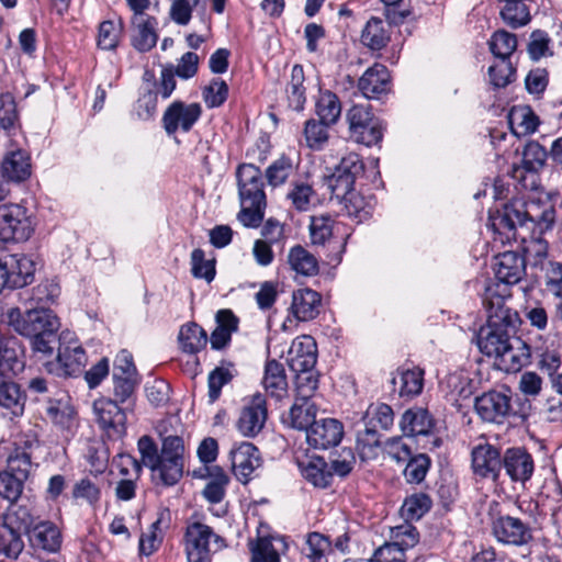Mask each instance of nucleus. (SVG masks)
Instances as JSON below:
<instances>
[{
  "label": "nucleus",
  "mask_w": 562,
  "mask_h": 562,
  "mask_svg": "<svg viewBox=\"0 0 562 562\" xmlns=\"http://www.w3.org/2000/svg\"><path fill=\"white\" fill-rule=\"evenodd\" d=\"M474 409L483 422L503 424L513 411L512 397L507 392L492 390L475 398Z\"/></svg>",
  "instance_id": "obj_11"
},
{
  "label": "nucleus",
  "mask_w": 562,
  "mask_h": 562,
  "mask_svg": "<svg viewBox=\"0 0 562 562\" xmlns=\"http://www.w3.org/2000/svg\"><path fill=\"white\" fill-rule=\"evenodd\" d=\"M157 20L149 15H133L132 18V45L138 52H148L156 46L158 35L156 33Z\"/></svg>",
  "instance_id": "obj_22"
},
{
  "label": "nucleus",
  "mask_w": 562,
  "mask_h": 562,
  "mask_svg": "<svg viewBox=\"0 0 562 562\" xmlns=\"http://www.w3.org/2000/svg\"><path fill=\"white\" fill-rule=\"evenodd\" d=\"M31 544L49 552H56L61 544L58 527L48 520L37 521L27 533Z\"/></svg>",
  "instance_id": "obj_25"
},
{
  "label": "nucleus",
  "mask_w": 562,
  "mask_h": 562,
  "mask_svg": "<svg viewBox=\"0 0 562 562\" xmlns=\"http://www.w3.org/2000/svg\"><path fill=\"white\" fill-rule=\"evenodd\" d=\"M357 452L362 461L378 458L381 449L380 434L375 428L364 427L357 434Z\"/></svg>",
  "instance_id": "obj_41"
},
{
  "label": "nucleus",
  "mask_w": 562,
  "mask_h": 562,
  "mask_svg": "<svg viewBox=\"0 0 562 562\" xmlns=\"http://www.w3.org/2000/svg\"><path fill=\"white\" fill-rule=\"evenodd\" d=\"M390 72L384 65L374 64L358 80V88L368 99L379 98L390 90Z\"/></svg>",
  "instance_id": "obj_21"
},
{
  "label": "nucleus",
  "mask_w": 562,
  "mask_h": 562,
  "mask_svg": "<svg viewBox=\"0 0 562 562\" xmlns=\"http://www.w3.org/2000/svg\"><path fill=\"white\" fill-rule=\"evenodd\" d=\"M286 263L292 271L303 277H314L319 271L317 258L301 245L289 249Z\"/></svg>",
  "instance_id": "obj_32"
},
{
  "label": "nucleus",
  "mask_w": 562,
  "mask_h": 562,
  "mask_svg": "<svg viewBox=\"0 0 562 562\" xmlns=\"http://www.w3.org/2000/svg\"><path fill=\"white\" fill-rule=\"evenodd\" d=\"M203 100L207 108L221 106L228 97V86L220 78H214L203 89Z\"/></svg>",
  "instance_id": "obj_58"
},
{
  "label": "nucleus",
  "mask_w": 562,
  "mask_h": 562,
  "mask_svg": "<svg viewBox=\"0 0 562 562\" xmlns=\"http://www.w3.org/2000/svg\"><path fill=\"white\" fill-rule=\"evenodd\" d=\"M209 483L203 490V496L212 504L222 502L225 496L226 486L229 482L227 474L220 467H206Z\"/></svg>",
  "instance_id": "obj_37"
},
{
  "label": "nucleus",
  "mask_w": 562,
  "mask_h": 562,
  "mask_svg": "<svg viewBox=\"0 0 562 562\" xmlns=\"http://www.w3.org/2000/svg\"><path fill=\"white\" fill-rule=\"evenodd\" d=\"M316 405L313 402L300 401L295 397V402L290 408L289 419L292 428L305 430L316 422Z\"/></svg>",
  "instance_id": "obj_43"
},
{
  "label": "nucleus",
  "mask_w": 562,
  "mask_h": 562,
  "mask_svg": "<svg viewBox=\"0 0 562 562\" xmlns=\"http://www.w3.org/2000/svg\"><path fill=\"white\" fill-rule=\"evenodd\" d=\"M10 375L0 373V406L13 416H20L24 411L25 398L19 385L9 380Z\"/></svg>",
  "instance_id": "obj_33"
},
{
  "label": "nucleus",
  "mask_w": 562,
  "mask_h": 562,
  "mask_svg": "<svg viewBox=\"0 0 562 562\" xmlns=\"http://www.w3.org/2000/svg\"><path fill=\"white\" fill-rule=\"evenodd\" d=\"M548 154L543 146H541L538 142H529L522 151V166H516L513 168V177L518 178V172L521 170L537 172L539 171L546 164Z\"/></svg>",
  "instance_id": "obj_40"
},
{
  "label": "nucleus",
  "mask_w": 562,
  "mask_h": 562,
  "mask_svg": "<svg viewBox=\"0 0 562 562\" xmlns=\"http://www.w3.org/2000/svg\"><path fill=\"white\" fill-rule=\"evenodd\" d=\"M93 413L97 424L109 438L119 439L126 434V413L116 401L104 397L95 400Z\"/></svg>",
  "instance_id": "obj_10"
},
{
  "label": "nucleus",
  "mask_w": 562,
  "mask_h": 562,
  "mask_svg": "<svg viewBox=\"0 0 562 562\" xmlns=\"http://www.w3.org/2000/svg\"><path fill=\"white\" fill-rule=\"evenodd\" d=\"M525 273V259L514 251H505L496 257L495 276L504 284H515Z\"/></svg>",
  "instance_id": "obj_24"
},
{
  "label": "nucleus",
  "mask_w": 562,
  "mask_h": 562,
  "mask_svg": "<svg viewBox=\"0 0 562 562\" xmlns=\"http://www.w3.org/2000/svg\"><path fill=\"white\" fill-rule=\"evenodd\" d=\"M400 379L398 393L402 397H413L422 393L424 387V370L419 367L401 368L397 371Z\"/></svg>",
  "instance_id": "obj_42"
},
{
  "label": "nucleus",
  "mask_w": 562,
  "mask_h": 562,
  "mask_svg": "<svg viewBox=\"0 0 562 562\" xmlns=\"http://www.w3.org/2000/svg\"><path fill=\"white\" fill-rule=\"evenodd\" d=\"M262 385L267 394L276 400H282L288 395V379L281 362L274 359L266 362Z\"/></svg>",
  "instance_id": "obj_26"
},
{
  "label": "nucleus",
  "mask_w": 562,
  "mask_h": 562,
  "mask_svg": "<svg viewBox=\"0 0 562 562\" xmlns=\"http://www.w3.org/2000/svg\"><path fill=\"white\" fill-rule=\"evenodd\" d=\"M403 475L407 483L419 484L422 483L431 465V460L426 453L413 454L406 462Z\"/></svg>",
  "instance_id": "obj_47"
},
{
  "label": "nucleus",
  "mask_w": 562,
  "mask_h": 562,
  "mask_svg": "<svg viewBox=\"0 0 562 562\" xmlns=\"http://www.w3.org/2000/svg\"><path fill=\"white\" fill-rule=\"evenodd\" d=\"M3 522L10 525L11 528L18 530L20 533L22 531L29 533L36 524L30 508L25 505H12Z\"/></svg>",
  "instance_id": "obj_51"
},
{
  "label": "nucleus",
  "mask_w": 562,
  "mask_h": 562,
  "mask_svg": "<svg viewBox=\"0 0 562 562\" xmlns=\"http://www.w3.org/2000/svg\"><path fill=\"white\" fill-rule=\"evenodd\" d=\"M389 33L381 19L371 18L361 34L362 43L371 49H381L389 42Z\"/></svg>",
  "instance_id": "obj_45"
},
{
  "label": "nucleus",
  "mask_w": 562,
  "mask_h": 562,
  "mask_svg": "<svg viewBox=\"0 0 562 562\" xmlns=\"http://www.w3.org/2000/svg\"><path fill=\"white\" fill-rule=\"evenodd\" d=\"M72 497L95 505L101 498V488L89 477H83L74 484Z\"/></svg>",
  "instance_id": "obj_62"
},
{
  "label": "nucleus",
  "mask_w": 562,
  "mask_h": 562,
  "mask_svg": "<svg viewBox=\"0 0 562 562\" xmlns=\"http://www.w3.org/2000/svg\"><path fill=\"white\" fill-rule=\"evenodd\" d=\"M24 548L21 533L4 522L0 524V553L16 559Z\"/></svg>",
  "instance_id": "obj_50"
},
{
  "label": "nucleus",
  "mask_w": 562,
  "mask_h": 562,
  "mask_svg": "<svg viewBox=\"0 0 562 562\" xmlns=\"http://www.w3.org/2000/svg\"><path fill=\"white\" fill-rule=\"evenodd\" d=\"M250 562H280V555L268 538H258L256 542H250Z\"/></svg>",
  "instance_id": "obj_61"
},
{
  "label": "nucleus",
  "mask_w": 562,
  "mask_h": 562,
  "mask_svg": "<svg viewBox=\"0 0 562 562\" xmlns=\"http://www.w3.org/2000/svg\"><path fill=\"white\" fill-rule=\"evenodd\" d=\"M506 474L513 482L525 484L535 471V462L531 454L524 448H509L503 456V464Z\"/></svg>",
  "instance_id": "obj_18"
},
{
  "label": "nucleus",
  "mask_w": 562,
  "mask_h": 562,
  "mask_svg": "<svg viewBox=\"0 0 562 562\" xmlns=\"http://www.w3.org/2000/svg\"><path fill=\"white\" fill-rule=\"evenodd\" d=\"M202 108L199 103L172 102L164 112L161 122L165 132L171 136L178 131L188 133L199 121Z\"/></svg>",
  "instance_id": "obj_12"
},
{
  "label": "nucleus",
  "mask_w": 562,
  "mask_h": 562,
  "mask_svg": "<svg viewBox=\"0 0 562 562\" xmlns=\"http://www.w3.org/2000/svg\"><path fill=\"white\" fill-rule=\"evenodd\" d=\"M551 37L542 30H536L530 34L527 52L533 61L552 56Z\"/></svg>",
  "instance_id": "obj_55"
},
{
  "label": "nucleus",
  "mask_w": 562,
  "mask_h": 562,
  "mask_svg": "<svg viewBox=\"0 0 562 562\" xmlns=\"http://www.w3.org/2000/svg\"><path fill=\"white\" fill-rule=\"evenodd\" d=\"M173 418H167L157 426V431L161 438V449L159 452V479L166 486H172L179 482L183 475L184 469V441L181 435L169 431Z\"/></svg>",
  "instance_id": "obj_4"
},
{
  "label": "nucleus",
  "mask_w": 562,
  "mask_h": 562,
  "mask_svg": "<svg viewBox=\"0 0 562 562\" xmlns=\"http://www.w3.org/2000/svg\"><path fill=\"white\" fill-rule=\"evenodd\" d=\"M337 231L338 223L330 215L321 214L311 217V241L315 246L327 247L330 250L328 254L330 261H339L345 248L344 238L336 236Z\"/></svg>",
  "instance_id": "obj_9"
},
{
  "label": "nucleus",
  "mask_w": 562,
  "mask_h": 562,
  "mask_svg": "<svg viewBox=\"0 0 562 562\" xmlns=\"http://www.w3.org/2000/svg\"><path fill=\"white\" fill-rule=\"evenodd\" d=\"M516 69L509 59L497 58L488 67L490 83L495 88H504L515 80Z\"/></svg>",
  "instance_id": "obj_52"
},
{
  "label": "nucleus",
  "mask_w": 562,
  "mask_h": 562,
  "mask_svg": "<svg viewBox=\"0 0 562 562\" xmlns=\"http://www.w3.org/2000/svg\"><path fill=\"white\" fill-rule=\"evenodd\" d=\"M286 199L296 211L306 212L315 199V191L305 181H294L286 193Z\"/></svg>",
  "instance_id": "obj_44"
},
{
  "label": "nucleus",
  "mask_w": 562,
  "mask_h": 562,
  "mask_svg": "<svg viewBox=\"0 0 562 562\" xmlns=\"http://www.w3.org/2000/svg\"><path fill=\"white\" fill-rule=\"evenodd\" d=\"M1 171L8 181L21 182L26 180L31 175L29 156L21 149L8 151L2 160Z\"/></svg>",
  "instance_id": "obj_27"
},
{
  "label": "nucleus",
  "mask_w": 562,
  "mask_h": 562,
  "mask_svg": "<svg viewBox=\"0 0 562 562\" xmlns=\"http://www.w3.org/2000/svg\"><path fill=\"white\" fill-rule=\"evenodd\" d=\"M121 26L111 20L99 24L97 46L102 50H114L120 43Z\"/></svg>",
  "instance_id": "obj_56"
},
{
  "label": "nucleus",
  "mask_w": 562,
  "mask_h": 562,
  "mask_svg": "<svg viewBox=\"0 0 562 562\" xmlns=\"http://www.w3.org/2000/svg\"><path fill=\"white\" fill-rule=\"evenodd\" d=\"M18 340L0 333V373L15 375L24 368Z\"/></svg>",
  "instance_id": "obj_30"
},
{
  "label": "nucleus",
  "mask_w": 562,
  "mask_h": 562,
  "mask_svg": "<svg viewBox=\"0 0 562 562\" xmlns=\"http://www.w3.org/2000/svg\"><path fill=\"white\" fill-rule=\"evenodd\" d=\"M431 507V499L425 493L413 494L404 501L401 512L407 520L420 519Z\"/></svg>",
  "instance_id": "obj_53"
},
{
  "label": "nucleus",
  "mask_w": 562,
  "mask_h": 562,
  "mask_svg": "<svg viewBox=\"0 0 562 562\" xmlns=\"http://www.w3.org/2000/svg\"><path fill=\"white\" fill-rule=\"evenodd\" d=\"M9 473L25 481L32 469V454L25 449L16 448L8 459Z\"/></svg>",
  "instance_id": "obj_57"
},
{
  "label": "nucleus",
  "mask_w": 562,
  "mask_h": 562,
  "mask_svg": "<svg viewBox=\"0 0 562 562\" xmlns=\"http://www.w3.org/2000/svg\"><path fill=\"white\" fill-rule=\"evenodd\" d=\"M315 113L324 123L336 124L341 114V102L337 94L329 90L321 91L315 103Z\"/></svg>",
  "instance_id": "obj_36"
},
{
  "label": "nucleus",
  "mask_w": 562,
  "mask_h": 562,
  "mask_svg": "<svg viewBox=\"0 0 562 562\" xmlns=\"http://www.w3.org/2000/svg\"><path fill=\"white\" fill-rule=\"evenodd\" d=\"M355 180L351 176L335 170L328 179L331 195L341 202L355 192Z\"/></svg>",
  "instance_id": "obj_60"
},
{
  "label": "nucleus",
  "mask_w": 562,
  "mask_h": 562,
  "mask_svg": "<svg viewBox=\"0 0 562 562\" xmlns=\"http://www.w3.org/2000/svg\"><path fill=\"white\" fill-rule=\"evenodd\" d=\"M87 361L83 348L77 344L59 346L57 362L60 367V374L75 376L79 374Z\"/></svg>",
  "instance_id": "obj_29"
},
{
  "label": "nucleus",
  "mask_w": 562,
  "mask_h": 562,
  "mask_svg": "<svg viewBox=\"0 0 562 562\" xmlns=\"http://www.w3.org/2000/svg\"><path fill=\"white\" fill-rule=\"evenodd\" d=\"M344 436L342 424L335 418L314 422L306 432L307 443L315 449H328L340 443Z\"/></svg>",
  "instance_id": "obj_15"
},
{
  "label": "nucleus",
  "mask_w": 562,
  "mask_h": 562,
  "mask_svg": "<svg viewBox=\"0 0 562 562\" xmlns=\"http://www.w3.org/2000/svg\"><path fill=\"white\" fill-rule=\"evenodd\" d=\"M178 340L182 351L187 353H196L207 344L205 330L195 323H188L181 326Z\"/></svg>",
  "instance_id": "obj_35"
},
{
  "label": "nucleus",
  "mask_w": 562,
  "mask_h": 562,
  "mask_svg": "<svg viewBox=\"0 0 562 562\" xmlns=\"http://www.w3.org/2000/svg\"><path fill=\"white\" fill-rule=\"evenodd\" d=\"M304 69L301 65H294L291 70V79L286 88L289 108L302 111L306 101L304 87Z\"/></svg>",
  "instance_id": "obj_39"
},
{
  "label": "nucleus",
  "mask_w": 562,
  "mask_h": 562,
  "mask_svg": "<svg viewBox=\"0 0 562 562\" xmlns=\"http://www.w3.org/2000/svg\"><path fill=\"white\" fill-rule=\"evenodd\" d=\"M266 400L261 394L252 397L248 405H245L237 420V429L244 437L252 438L263 428L267 420Z\"/></svg>",
  "instance_id": "obj_16"
},
{
  "label": "nucleus",
  "mask_w": 562,
  "mask_h": 562,
  "mask_svg": "<svg viewBox=\"0 0 562 562\" xmlns=\"http://www.w3.org/2000/svg\"><path fill=\"white\" fill-rule=\"evenodd\" d=\"M483 304L487 314V323L481 327L476 336L480 351L487 357L499 359L507 369L521 366L519 357L510 344V329L516 314L505 306L504 294L497 293L492 286L486 288Z\"/></svg>",
  "instance_id": "obj_1"
},
{
  "label": "nucleus",
  "mask_w": 562,
  "mask_h": 562,
  "mask_svg": "<svg viewBox=\"0 0 562 562\" xmlns=\"http://www.w3.org/2000/svg\"><path fill=\"white\" fill-rule=\"evenodd\" d=\"M488 45L496 58L509 59L517 48V37L505 30H498L492 35Z\"/></svg>",
  "instance_id": "obj_49"
},
{
  "label": "nucleus",
  "mask_w": 562,
  "mask_h": 562,
  "mask_svg": "<svg viewBox=\"0 0 562 562\" xmlns=\"http://www.w3.org/2000/svg\"><path fill=\"white\" fill-rule=\"evenodd\" d=\"M59 293L60 289L54 280H45L33 289L31 300L38 305L37 307H46L55 302Z\"/></svg>",
  "instance_id": "obj_64"
},
{
  "label": "nucleus",
  "mask_w": 562,
  "mask_h": 562,
  "mask_svg": "<svg viewBox=\"0 0 562 562\" xmlns=\"http://www.w3.org/2000/svg\"><path fill=\"white\" fill-rule=\"evenodd\" d=\"M294 172V164L289 156L282 155L266 169L265 176L271 187H279Z\"/></svg>",
  "instance_id": "obj_48"
},
{
  "label": "nucleus",
  "mask_w": 562,
  "mask_h": 562,
  "mask_svg": "<svg viewBox=\"0 0 562 562\" xmlns=\"http://www.w3.org/2000/svg\"><path fill=\"white\" fill-rule=\"evenodd\" d=\"M331 551L330 539L317 531L308 532L305 536L301 549V553L307 562H327V555Z\"/></svg>",
  "instance_id": "obj_34"
},
{
  "label": "nucleus",
  "mask_w": 562,
  "mask_h": 562,
  "mask_svg": "<svg viewBox=\"0 0 562 562\" xmlns=\"http://www.w3.org/2000/svg\"><path fill=\"white\" fill-rule=\"evenodd\" d=\"M492 530L495 538L506 544L524 546L532 539L530 526L509 515L496 517L492 522Z\"/></svg>",
  "instance_id": "obj_14"
},
{
  "label": "nucleus",
  "mask_w": 562,
  "mask_h": 562,
  "mask_svg": "<svg viewBox=\"0 0 562 562\" xmlns=\"http://www.w3.org/2000/svg\"><path fill=\"white\" fill-rule=\"evenodd\" d=\"M555 221V210L552 205L541 207L539 203L514 201L493 217L492 226L507 240L516 238L517 226H524L527 222L539 227L540 233L551 229Z\"/></svg>",
  "instance_id": "obj_2"
},
{
  "label": "nucleus",
  "mask_w": 562,
  "mask_h": 562,
  "mask_svg": "<svg viewBox=\"0 0 562 562\" xmlns=\"http://www.w3.org/2000/svg\"><path fill=\"white\" fill-rule=\"evenodd\" d=\"M321 295L311 289H299L292 294L291 314L300 322H306L318 315Z\"/></svg>",
  "instance_id": "obj_23"
},
{
  "label": "nucleus",
  "mask_w": 562,
  "mask_h": 562,
  "mask_svg": "<svg viewBox=\"0 0 562 562\" xmlns=\"http://www.w3.org/2000/svg\"><path fill=\"white\" fill-rule=\"evenodd\" d=\"M398 425L406 437L428 436L434 431L435 419L428 409L415 406L403 413Z\"/></svg>",
  "instance_id": "obj_20"
},
{
  "label": "nucleus",
  "mask_w": 562,
  "mask_h": 562,
  "mask_svg": "<svg viewBox=\"0 0 562 562\" xmlns=\"http://www.w3.org/2000/svg\"><path fill=\"white\" fill-rule=\"evenodd\" d=\"M330 125L321 120H307L304 125V137L307 147L313 150L323 149L329 138L328 127Z\"/></svg>",
  "instance_id": "obj_46"
},
{
  "label": "nucleus",
  "mask_w": 562,
  "mask_h": 562,
  "mask_svg": "<svg viewBox=\"0 0 562 562\" xmlns=\"http://www.w3.org/2000/svg\"><path fill=\"white\" fill-rule=\"evenodd\" d=\"M297 467L303 477L316 487H327L331 481V472L328 470L324 458L310 457L297 460Z\"/></svg>",
  "instance_id": "obj_31"
},
{
  "label": "nucleus",
  "mask_w": 562,
  "mask_h": 562,
  "mask_svg": "<svg viewBox=\"0 0 562 562\" xmlns=\"http://www.w3.org/2000/svg\"><path fill=\"white\" fill-rule=\"evenodd\" d=\"M224 540L201 521H188L184 532V551L188 562H211V553L220 550Z\"/></svg>",
  "instance_id": "obj_5"
},
{
  "label": "nucleus",
  "mask_w": 562,
  "mask_h": 562,
  "mask_svg": "<svg viewBox=\"0 0 562 562\" xmlns=\"http://www.w3.org/2000/svg\"><path fill=\"white\" fill-rule=\"evenodd\" d=\"M316 360V344L311 336L297 337L292 342L288 352V363L294 372L313 371Z\"/></svg>",
  "instance_id": "obj_19"
},
{
  "label": "nucleus",
  "mask_w": 562,
  "mask_h": 562,
  "mask_svg": "<svg viewBox=\"0 0 562 562\" xmlns=\"http://www.w3.org/2000/svg\"><path fill=\"white\" fill-rule=\"evenodd\" d=\"M236 176L241 205L238 220L247 227H258L266 209L262 172L252 164H241L237 168Z\"/></svg>",
  "instance_id": "obj_3"
},
{
  "label": "nucleus",
  "mask_w": 562,
  "mask_h": 562,
  "mask_svg": "<svg viewBox=\"0 0 562 562\" xmlns=\"http://www.w3.org/2000/svg\"><path fill=\"white\" fill-rule=\"evenodd\" d=\"M345 204V209L348 215L356 220L358 223H361L368 220L373 211V206L370 202H368L364 196L355 191L348 198L341 201Z\"/></svg>",
  "instance_id": "obj_54"
},
{
  "label": "nucleus",
  "mask_w": 562,
  "mask_h": 562,
  "mask_svg": "<svg viewBox=\"0 0 562 562\" xmlns=\"http://www.w3.org/2000/svg\"><path fill=\"white\" fill-rule=\"evenodd\" d=\"M346 121L353 142L371 147L382 140L383 126L369 104L352 105L346 113Z\"/></svg>",
  "instance_id": "obj_6"
},
{
  "label": "nucleus",
  "mask_w": 562,
  "mask_h": 562,
  "mask_svg": "<svg viewBox=\"0 0 562 562\" xmlns=\"http://www.w3.org/2000/svg\"><path fill=\"white\" fill-rule=\"evenodd\" d=\"M7 316L9 325L16 333L29 338L59 328L58 318L47 307H33L24 314L19 308H10Z\"/></svg>",
  "instance_id": "obj_7"
},
{
  "label": "nucleus",
  "mask_w": 562,
  "mask_h": 562,
  "mask_svg": "<svg viewBox=\"0 0 562 562\" xmlns=\"http://www.w3.org/2000/svg\"><path fill=\"white\" fill-rule=\"evenodd\" d=\"M471 467L479 479L496 481L498 479L503 457L499 449L491 443H480L472 449Z\"/></svg>",
  "instance_id": "obj_13"
},
{
  "label": "nucleus",
  "mask_w": 562,
  "mask_h": 562,
  "mask_svg": "<svg viewBox=\"0 0 562 562\" xmlns=\"http://www.w3.org/2000/svg\"><path fill=\"white\" fill-rule=\"evenodd\" d=\"M385 453L395 462L404 464L413 456L412 446L403 437H391L384 442Z\"/></svg>",
  "instance_id": "obj_63"
},
{
  "label": "nucleus",
  "mask_w": 562,
  "mask_h": 562,
  "mask_svg": "<svg viewBox=\"0 0 562 562\" xmlns=\"http://www.w3.org/2000/svg\"><path fill=\"white\" fill-rule=\"evenodd\" d=\"M544 271L547 290L560 300L557 307L562 313V263L549 261Z\"/></svg>",
  "instance_id": "obj_59"
},
{
  "label": "nucleus",
  "mask_w": 562,
  "mask_h": 562,
  "mask_svg": "<svg viewBox=\"0 0 562 562\" xmlns=\"http://www.w3.org/2000/svg\"><path fill=\"white\" fill-rule=\"evenodd\" d=\"M137 448L140 454V460L128 457L127 460L136 474V479L140 477L143 467L151 470V472L159 475V452L156 443L149 436H142L137 441Z\"/></svg>",
  "instance_id": "obj_28"
},
{
  "label": "nucleus",
  "mask_w": 562,
  "mask_h": 562,
  "mask_svg": "<svg viewBox=\"0 0 562 562\" xmlns=\"http://www.w3.org/2000/svg\"><path fill=\"white\" fill-rule=\"evenodd\" d=\"M229 456L233 472L243 483H247L254 471L261 465L259 450L251 442L243 441L236 445Z\"/></svg>",
  "instance_id": "obj_17"
},
{
  "label": "nucleus",
  "mask_w": 562,
  "mask_h": 562,
  "mask_svg": "<svg viewBox=\"0 0 562 562\" xmlns=\"http://www.w3.org/2000/svg\"><path fill=\"white\" fill-rule=\"evenodd\" d=\"M362 422L364 427L389 430L394 423V413L390 405L385 403H375L369 405Z\"/></svg>",
  "instance_id": "obj_38"
},
{
  "label": "nucleus",
  "mask_w": 562,
  "mask_h": 562,
  "mask_svg": "<svg viewBox=\"0 0 562 562\" xmlns=\"http://www.w3.org/2000/svg\"><path fill=\"white\" fill-rule=\"evenodd\" d=\"M33 233L27 209L21 204L0 205V239L2 241H25Z\"/></svg>",
  "instance_id": "obj_8"
}]
</instances>
